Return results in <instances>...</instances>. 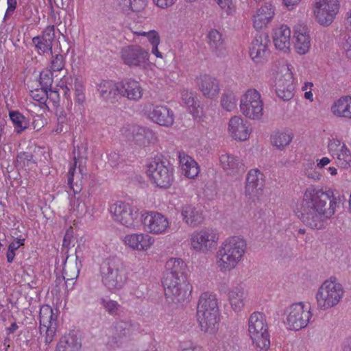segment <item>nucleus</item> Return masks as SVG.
Returning a JSON list of instances; mask_svg holds the SVG:
<instances>
[{
	"label": "nucleus",
	"instance_id": "obj_16",
	"mask_svg": "<svg viewBox=\"0 0 351 351\" xmlns=\"http://www.w3.org/2000/svg\"><path fill=\"white\" fill-rule=\"evenodd\" d=\"M270 40L267 34L258 32L254 36L250 47V56L256 63H262L267 60L269 51Z\"/></svg>",
	"mask_w": 351,
	"mask_h": 351
},
{
	"label": "nucleus",
	"instance_id": "obj_22",
	"mask_svg": "<svg viewBox=\"0 0 351 351\" xmlns=\"http://www.w3.org/2000/svg\"><path fill=\"white\" fill-rule=\"evenodd\" d=\"M99 97L105 101L114 104L120 98L119 82L112 80H102L97 84Z\"/></svg>",
	"mask_w": 351,
	"mask_h": 351
},
{
	"label": "nucleus",
	"instance_id": "obj_52",
	"mask_svg": "<svg viewBox=\"0 0 351 351\" xmlns=\"http://www.w3.org/2000/svg\"><path fill=\"white\" fill-rule=\"evenodd\" d=\"M133 33L137 36H146L152 46L160 44V36L155 30H149L148 32L142 30L134 31Z\"/></svg>",
	"mask_w": 351,
	"mask_h": 351
},
{
	"label": "nucleus",
	"instance_id": "obj_48",
	"mask_svg": "<svg viewBox=\"0 0 351 351\" xmlns=\"http://www.w3.org/2000/svg\"><path fill=\"white\" fill-rule=\"evenodd\" d=\"M53 82V71L49 69H45L40 72L39 75V84L41 88L50 90Z\"/></svg>",
	"mask_w": 351,
	"mask_h": 351
},
{
	"label": "nucleus",
	"instance_id": "obj_21",
	"mask_svg": "<svg viewBox=\"0 0 351 351\" xmlns=\"http://www.w3.org/2000/svg\"><path fill=\"white\" fill-rule=\"evenodd\" d=\"M196 82L199 90L205 97L214 99L218 96L220 91L219 82L215 77L208 74L200 75Z\"/></svg>",
	"mask_w": 351,
	"mask_h": 351
},
{
	"label": "nucleus",
	"instance_id": "obj_23",
	"mask_svg": "<svg viewBox=\"0 0 351 351\" xmlns=\"http://www.w3.org/2000/svg\"><path fill=\"white\" fill-rule=\"evenodd\" d=\"M120 97H125L130 101H139L143 94V89L139 82L130 78L119 82Z\"/></svg>",
	"mask_w": 351,
	"mask_h": 351
},
{
	"label": "nucleus",
	"instance_id": "obj_5",
	"mask_svg": "<svg viewBox=\"0 0 351 351\" xmlns=\"http://www.w3.org/2000/svg\"><path fill=\"white\" fill-rule=\"evenodd\" d=\"M248 332L257 351H267L270 346L268 326L265 315L254 312L248 319Z\"/></svg>",
	"mask_w": 351,
	"mask_h": 351
},
{
	"label": "nucleus",
	"instance_id": "obj_36",
	"mask_svg": "<svg viewBox=\"0 0 351 351\" xmlns=\"http://www.w3.org/2000/svg\"><path fill=\"white\" fill-rule=\"evenodd\" d=\"M182 99L184 104L189 108L193 117H200L202 113V108L200 106L197 97L193 93L184 90L181 93Z\"/></svg>",
	"mask_w": 351,
	"mask_h": 351
},
{
	"label": "nucleus",
	"instance_id": "obj_14",
	"mask_svg": "<svg viewBox=\"0 0 351 351\" xmlns=\"http://www.w3.org/2000/svg\"><path fill=\"white\" fill-rule=\"evenodd\" d=\"M141 219L144 230L151 234H164L169 228L168 219L158 212L150 211L142 214Z\"/></svg>",
	"mask_w": 351,
	"mask_h": 351
},
{
	"label": "nucleus",
	"instance_id": "obj_11",
	"mask_svg": "<svg viewBox=\"0 0 351 351\" xmlns=\"http://www.w3.org/2000/svg\"><path fill=\"white\" fill-rule=\"evenodd\" d=\"M339 10L338 0H315L313 13L317 22L324 27L329 26Z\"/></svg>",
	"mask_w": 351,
	"mask_h": 351
},
{
	"label": "nucleus",
	"instance_id": "obj_6",
	"mask_svg": "<svg viewBox=\"0 0 351 351\" xmlns=\"http://www.w3.org/2000/svg\"><path fill=\"white\" fill-rule=\"evenodd\" d=\"M344 293L342 285L335 277L325 280L316 294L318 306L324 310L332 308L340 302Z\"/></svg>",
	"mask_w": 351,
	"mask_h": 351
},
{
	"label": "nucleus",
	"instance_id": "obj_59",
	"mask_svg": "<svg viewBox=\"0 0 351 351\" xmlns=\"http://www.w3.org/2000/svg\"><path fill=\"white\" fill-rule=\"evenodd\" d=\"M217 4L228 15L232 14L234 12V6L232 0H220Z\"/></svg>",
	"mask_w": 351,
	"mask_h": 351
},
{
	"label": "nucleus",
	"instance_id": "obj_10",
	"mask_svg": "<svg viewBox=\"0 0 351 351\" xmlns=\"http://www.w3.org/2000/svg\"><path fill=\"white\" fill-rule=\"evenodd\" d=\"M263 106L261 95L256 89L248 90L241 99V111L251 119H259L262 117Z\"/></svg>",
	"mask_w": 351,
	"mask_h": 351
},
{
	"label": "nucleus",
	"instance_id": "obj_49",
	"mask_svg": "<svg viewBox=\"0 0 351 351\" xmlns=\"http://www.w3.org/2000/svg\"><path fill=\"white\" fill-rule=\"evenodd\" d=\"M294 85H289L285 87L280 82L278 84L276 94L277 95L284 101L290 100L294 95Z\"/></svg>",
	"mask_w": 351,
	"mask_h": 351
},
{
	"label": "nucleus",
	"instance_id": "obj_26",
	"mask_svg": "<svg viewBox=\"0 0 351 351\" xmlns=\"http://www.w3.org/2000/svg\"><path fill=\"white\" fill-rule=\"evenodd\" d=\"M275 14V6L270 3H265L253 15V25L256 29H261L269 23Z\"/></svg>",
	"mask_w": 351,
	"mask_h": 351
},
{
	"label": "nucleus",
	"instance_id": "obj_4",
	"mask_svg": "<svg viewBox=\"0 0 351 351\" xmlns=\"http://www.w3.org/2000/svg\"><path fill=\"white\" fill-rule=\"evenodd\" d=\"M218 302L215 294L203 293L197 304V319L201 330L213 333L217 328L219 321Z\"/></svg>",
	"mask_w": 351,
	"mask_h": 351
},
{
	"label": "nucleus",
	"instance_id": "obj_27",
	"mask_svg": "<svg viewBox=\"0 0 351 351\" xmlns=\"http://www.w3.org/2000/svg\"><path fill=\"white\" fill-rule=\"evenodd\" d=\"M293 38L294 47L297 53L301 55L306 53L311 47V37L307 27L302 25L296 26Z\"/></svg>",
	"mask_w": 351,
	"mask_h": 351
},
{
	"label": "nucleus",
	"instance_id": "obj_20",
	"mask_svg": "<svg viewBox=\"0 0 351 351\" xmlns=\"http://www.w3.org/2000/svg\"><path fill=\"white\" fill-rule=\"evenodd\" d=\"M148 116L153 122L162 126L169 127L174 123L173 110L165 105L153 106Z\"/></svg>",
	"mask_w": 351,
	"mask_h": 351
},
{
	"label": "nucleus",
	"instance_id": "obj_37",
	"mask_svg": "<svg viewBox=\"0 0 351 351\" xmlns=\"http://www.w3.org/2000/svg\"><path fill=\"white\" fill-rule=\"evenodd\" d=\"M331 110L336 116L351 119V97L340 98L332 105Z\"/></svg>",
	"mask_w": 351,
	"mask_h": 351
},
{
	"label": "nucleus",
	"instance_id": "obj_50",
	"mask_svg": "<svg viewBox=\"0 0 351 351\" xmlns=\"http://www.w3.org/2000/svg\"><path fill=\"white\" fill-rule=\"evenodd\" d=\"M77 160L76 157H74V163L72 167L69 169L68 172V185L71 190H72L74 194L79 193L82 190L81 184L74 183V176L76 171Z\"/></svg>",
	"mask_w": 351,
	"mask_h": 351
},
{
	"label": "nucleus",
	"instance_id": "obj_53",
	"mask_svg": "<svg viewBox=\"0 0 351 351\" xmlns=\"http://www.w3.org/2000/svg\"><path fill=\"white\" fill-rule=\"evenodd\" d=\"M339 44L346 53L347 58L351 60V36L347 34H341Z\"/></svg>",
	"mask_w": 351,
	"mask_h": 351
},
{
	"label": "nucleus",
	"instance_id": "obj_56",
	"mask_svg": "<svg viewBox=\"0 0 351 351\" xmlns=\"http://www.w3.org/2000/svg\"><path fill=\"white\" fill-rule=\"evenodd\" d=\"M57 323L43 326V330H45V343L46 345L50 344L56 332Z\"/></svg>",
	"mask_w": 351,
	"mask_h": 351
},
{
	"label": "nucleus",
	"instance_id": "obj_1",
	"mask_svg": "<svg viewBox=\"0 0 351 351\" xmlns=\"http://www.w3.org/2000/svg\"><path fill=\"white\" fill-rule=\"evenodd\" d=\"M345 201L344 195L337 191L308 189L298 216L305 226L321 230L324 228L326 220L335 214L336 207Z\"/></svg>",
	"mask_w": 351,
	"mask_h": 351
},
{
	"label": "nucleus",
	"instance_id": "obj_18",
	"mask_svg": "<svg viewBox=\"0 0 351 351\" xmlns=\"http://www.w3.org/2000/svg\"><path fill=\"white\" fill-rule=\"evenodd\" d=\"M124 134L128 141H134L139 146H145L155 139L152 130L139 125H128L124 128Z\"/></svg>",
	"mask_w": 351,
	"mask_h": 351
},
{
	"label": "nucleus",
	"instance_id": "obj_39",
	"mask_svg": "<svg viewBox=\"0 0 351 351\" xmlns=\"http://www.w3.org/2000/svg\"><path fill=\"white\" fill-rule=\"evenodd\" d=\"M219 160L223 169L229 174L234 173L243 167L238 158L228 154L220 156Z\"/></svg>",
	"mask_w": 351,
	"mask_h": 351
},
{
	"label": "nucleus",
	"instance_id": "obj_62",
	"mask_svg": "<svg viewBox=\"0 0 351 351\" xmlns=\"http://www.w3.org/2000/svg\"><path fill=\"white\" fill-rule=\"evenodd\" d=\"M177 0H154L156 5L161 8H167L173 5Z\"/></svg>",
	"mask_w": 351,
	"mask_h": 351
},
{
	"label": "nucleus",
	"instance_id": "obj_33",
	"mask_svg": "<svg viewBox=\"0 0 351 351\" xmlns=\"http://www.w3.org/2000/svg\"><path fill=\"white\" fill-rule=\"evenodd\" d=\"M81 341L73 332L64 335L58 342L56 351H79Z\"/></svg>",
	"mask_w": 351,
	"mask_h": 351
},
{
	"label": "nucleus",
	"instance_id": "obj_57",
	"mask_svg": "<svg viewBox=\"0 0 351 351\" xmlns=\"http://www.w3.org/2000/svg\"><path fill=\"white\" fill-rule=\"evenodd\" d=\"M342 144L338 139L332 138L330 140L328 147L329 153L333 158L335 157L340 150L343 149Z\"/></svg>",
	"mask_w": 351,
	"mask_h": 351
},
{
	"label": "nucleus",
	"instance_id": "obj_43",
	"mask_svg": "<svg viewBox=\"0 0 351 351\" xmlns=\"http://www.w3.org/2000/svg\"><path fill=\"white\" fill-rule=\"evenodd\" d=\"M9 115L17 133H20L28 128V120L19 112L10 111Z\"/></svg>",
	"mask_w": 351,
	"mask_h": 351
},
{
	"label": "nucleus",
	"instance_id": "obj_30",
	"mask_svg": "<svg viewBox=\"0 0 351 351\" xmlns=\"http://www.w3.org/2000/svg\"><path fill=\"white\" fill-rule=\"evenodd\" d=\"M166 271L165 282L167 284L171 283V279L174 276H186V265L181 258H172L167 261L165 265Z\"/></svg>",
	"mask_w": 351,
	"mask_h": 351
},
{
	"label": "nucleus",
	"instance_id": "obj_46",
	"mask_svg": "<svg viewBox=\"0 0 351 351\" xmlns=\"http://www.w3.org/2000/svg\"><path fill=\"white\" fill-rule=\"evenodd\" d=\"M18 166L25 167L28 170L32 169L36 167V162L34 159V156L32 153L23 152H20L16 157Z\"/></svg>",
	"mask_w": 351,
	"mask_h": 351
},
{
	"label": "nucleus",
	"instance_id": "obj_35",
	"mask_svg": "<svg viewBox=\"0 0 351 351\" xmlns=\"http://www.w3.org/2000/svg\"><path fill=\"white\" fill-rule=\"evenodd\" d=\"M228 298L234 311H241L244 306V300L245 298L243 286L242 285H239L232 288L229 291Z\"/></svg>",
	"mask_w": 351,
	"mask_h": 351
},
{
	"label": "nucleus",
	"instance_id": "obj_15",
	"mask_svg": "<svg viewBox=\"0 0 351 351\" xmlns=\"http://www.w3.org/2000/svg\"><path fill=\"white\" fill-rule=\"evenodd\" d=\"M121 59L129 66L144 67L149 60V53L139 45H129L121 51Z\"/></svg>",
	"mask_w": 351,
	"mask_h": 351
},
{
	"label": "nucleus",
	"instance_id": "obj_54",
	"mask_svg": "<svg viewBox=\"0 0 351 351\" xmlns=\"http://www.w3.org/2000/svg\"><path fill=\"white\" fill-rule=\"evenodd\" d=\"M100 304L110 315H114L116 313L120 306L117 301L107 298H101L100 300Z\"/></svg>",
	"mask_w": 351,
	"mask_h": 351
},
{
	"label": "nucleus",
	"instance_id": "obj_19",
	"mask_svg": "<svg viewBox=\"0 0 351 351\" xmlns=\"http://www.w3.org/2000/svg\"><path fill=\"white\" fill-rule=\"evenodd\" d=\"M55 38V27L53 25L47 27L41 35L32 38V43L38 53L41 54H52L53 42Z\"/></svg>",
	"mask_w": 351,
	"mask_h": 351
},
{
	"label": "nucleus",
	"instance_id": "obj_17",
	"mask_svg": "<svg viewBox=\"0 0 351 351\" xmlns=\"http://www.w3.org/2000/svg\"><path fill=\"white\" fill-rule=\"evenodd\" d=\"M218 239V235L214 230L204 228L193 233L191 244L196 251L205 252L212 247Z\"/></svg>",
	"mask_w": 351,
	"mask_h": 351
},
{
	"label": "nucleus",
	"instance_id": "obj_45",
	"mask_svg": "<svg viewBox=\"0 0 351 351\" xmlns=\"http://www.w3.org/2000/svg\"><path fill=\"white\" fill-rule=\"evenodd\" d=\"M82 252L81 247L80 245L75 249V259H76V266L75 268L73 269V273L69 274L67 270L64 268V274L66 276H64V279L65 280V284L68 287V284L69 281H73L76 279L80 274V269L82 267V261L80 259V256L79 255V252Z\"/></svg>",
	"mask_w": 351,
	"mask_h": 351
},
{
	"label": "nucleus",
	"instance_id": "obj_58",
	"mask_svg": "<svg viewBox=\"0 0 351 351\" xmlns=\"http://www.w3.org/2000/svg\"><path fill=\"white\" fill-rule=\"evenodd\" d=\"M280 82L281 84H283V86L286 87L289 85H293V80L292 77V73L287 71L285 75H281L278 77L276 80V91L277 90L278 84Z\"/></svg>",
	"mask_w": 351,
	"mask_h": 351
},
{
	"label": "nucleus",
	"instance_id": "obj_2",
	"mask_svg": "<svg viewBox=\"0 0 351 351\" xmlns=\"http://www.w3.org/2000/svg\"><path fill=\"white\" fill-rule=\"evenodd\" d=\"M245 240L239 236L226 239L217 252V265L221 271H230L241 261L246 249Z\"/></svg>",
	"mask_w": 351,
	"mask_h": 351
},
{
	"label": "nucleus",
	"instance_id": "obj_25",
	"mask_svg": "<svg viewBox=\"0 0 351 351\" xmlns=\"http://www.w3.org/2000/svg\"><path fill=\"white\" fill-rule=\"evenodd\" d=\"M263 174L257 169H251L246 177L245 193L246 196L252 198L262 191L264 186Z\"/></svg>",
	"mask_w": 351,
	"mask_h": 351
},
{
	"label": "nucleus",
	"instance_id": "obj_55",
	"mask_svg": "<svg viewBox=\"0 0 351 351\" xmlns=\"http://www.w3.org/2000/svg\"><path fill=\"white\" fill-rule=\"evenodd\" d=\"M31 97L41 104L47 106L46 101L47 100V89L36 88L31 91Z\"/></svg>",
	"mask_w": 351,
	"mask_h": 351
},
{
	"label": "nucleus",
	"instance_id": "obj_44",
	"mask_svg": "<svg viewBox=\"0 0 351 351\" xmlns=\"http://www.w3.org/2000/svg\"><path fill=\"white\" fill-rule=\"evenodd\" d=\"M57 117V127L53 130L56 134L66 132L68 131L69 119L66 112L63 108H57L56 110Z\"/></svg>",
	"mask_w": 351,
	"mask_h": 351
},
{
	"label": "nucleus",
	"instance_id": "obj_40",
	"mask_svg": "<svg viewBox=\"0 0 351 351\" xmlns=\"http://www.w3.org/2000/svg\"><path fill=\"white\" fill-rule=\"evenodd\" d=\"M293 134L289 131L274 132L271 136V144L279 149H283L285 146L289 145L292 141Z\"/></svg>",
	"mask_w": 351,
	"mask_h": 351
},
{
	"label": "nucleus",
	"instance_id": "obj_3",
	"mask_svg": "<svg viewBox=\"0 0 351 351\" xmlns=\"http://www.w3.org/2000/svg\"><path fill=\"white\" fill-rule=\"evenodd\" d=\"M100 274L102 284L111 292L123 289L128 280L123 263L117 256H110L101 263Z\"/></svg>",
	"mask_w": 351,
	"mask_h": 351
},
{
	"label": "nucleus",
	"instance_id": "obj_31",
	"mask_svg": "<svg viewBox=\"0 0 351 351\" xmlns=\"http://www.w3.org/2000/svg\"><path fill=\"white\" fill-rule=\"evenodd\" d=\"M228 130L235 140L245 141L250 136L247 123H244L240 117L234 116L230 119Z\"/></svg>",
	"mask_w": 351,
	"mask_h": 351
},
{
	"label": "nucleus",
	"instance_id": "obj_41",
	"mask_svg": "<svg viewBox=\"0 0 351 351\" xmlns=\"http://www.w3.org/2000/svg\"><path fill=\"white\" fill-rule=\"evenodd\" d=\"M57 316L53 311L51 307L49 305H43L40 308V330L42 332L43 326H46L56 323Z\"/></svg>",
	"mask_w": 351,
	"mask_h": 351
},
{
	"label": "nucleus",
	"instance_id": "obj_61",
	"mask_svg": "<svg viewBox=\"0 0 351 351\" xmlns=\"http://www.w3.org/2000/svg\"><path fill=\"white\" fill-rule=\"evenodd\" d=\"M47 99L53 102V106H56L59 102V93L56 90H53L50 88V90H47Z\"/></svg>",
	"mask_w": 351,
	"mask_h": 351
},
{
	"label": "nucleus",
	"instance_id": "obj_9",
	"mask_svg": "<svg viewBox=\"0 0 351 351\" xmlns=\"http://www.w3.org/2000/svg\"><path fill=\"white\" fill-rule=\"evenodd\" d=\"M162 282L165 295L171 298L174 302H182L191 295V286L187 281L186 276H174L169 285L166 283L164 275Z\"/></svg>",
	"mask_w": 351,
	"mask_h": 351
},
{
	"label": "nucleus",
	"instance_id": "obj_60",
	"mask_svg": "<svg viewBox=\"0 0 351 351\" xmlns=\"http://www.w3.org/2000/svg\"><path fill=\"white\" fill-rule=\"evenodd\" d=\"M8 8L5 14V18L10 17L14 13L16 8L17 1L16 0H7Z\"/></svg>",
	"mask_w": 351,
	"mask_h": 351
},
{
	"label": "nucleus",
	"instance_id": "obj_34",
	"mask_svg": "<svg viewBox=\"0 0 351 351\" xmlns=\"http://www.w3.org/2000/svg\"><path fill=\"white\" fill-rule=\"evenodd\" d=\"M291 30L287 25H281L274 30L273 39L276 47L280 50L288 49L290 45Z\"/></svg>",
	"mask_w": 351,
	"mask_h": 351
},
{
	"label": "nucleus",
	"instance_id": "obj_28",
	"mask_svg": "<svg viewBox=\"0 0 351 351\" xmlns=\"http://www.w3.org/2000/svg\"><path fill=\"white\" fill-rule=\"evenodd\" d=\"M180 213L183 221L190 227H197L204 221L202 212L194 205H183L181 207Z\"/></svg>",
	"mask_w": 351,
	"mask_h": 351
},
{
	"label": "nucleus",
	"instance_id": "obj_8",
	"mask_svg": "<svg viewBox=\"0 0 351 351\" xmlns=\"http://www.w3.org/2000/svg\"><path fill=\"white\" fill-rule=\"evenodd\" d=\"M285 324L290 330H299L307 326L312 317L311 307L303 302L294 303L285 311Z\"/></svg>",
	"mask_w": 351,
	"mask_h": 351
},
{
	"label": "nucleus",
	"instance_id": "obj_7",
	"mask_svg": "<svg viewBox=\"0 0 351 351\" xmlns=\"http://www.w3.org/2000/svg\"><path fill=\"white\" fill-rule=\"evenodd\" d=\"M147 174L152 184L160 188H169L173 181V169L167 160L156 157L148 164Z\"/></svg>",
	"mask_w": 351,
	"mask_h": 351
},
{
	"label": "nucleus",
	"instance_id": "obj_64",
	"mask_svg": "<svg viewBox=\"0 0 351 351\" xmlns=\"http://www.w3.org/2000/svg\"><path fill=\"white\" fill-rule=\"evenodd\" d=\"M284 5L288 8L289 10H291L296 5L299 4L301 0H282Z\"/></svg>",
	"mask_w": 351,
	"mask_h": 351
},
{
	"label": "nucleus",
	"instance_id": "obj_13",
	"mask_svg": "<svg viewBox=\"0 0 351 351\" xmlns=\"http://www.w3.org/2000/svg\"><path fill=\"white\" fill-rule=\"evenodd\" d=\"M109 210L115 221L127 228L134 227V221L138 217V210L122 201L112 204Z\"/></svg>",
	"mask_w": 351,
	"mask_h": 351
},
{
	"label": "nucleus",
	"instance_id": "obj_12",
	"mask_svg": "<svg viewBox=\"0 0 351 351\" xmlns=\"http://www.w3.org/2000/svg\"><path fill=\"white\" fill-rule=\"evenodd\" d=\"M137 330V326L130 320H119L112 326V335L109 337L107 345L112 348H119L128 340Z\"/></svg>",
	"mask_w": 351,
	"mask_h": 351
},
{
	"label": "nucleus",
	"instance_id": "obj_29",
	"mask_svg": "<svg viewBox=\"0 0 351 351\" xmlns=\"http://www.w3.org/2000/svg\"><path fill=\"white\" fill-rule=\"evenodd\" d=\"M207 43L210 51L218 57L227 54L225 40L222 34L215 29H211L207 35Z\"/></svg>",
	"mask_w": 351,
	"mask_h": 351
},
{
	"label": "nucleus",
	"instance_id": "obj_51",
	"mask_svg": "<svg viewBox=\"0 0 351 351\" xmlns=\"http://www.w3.org/2000/svg\"><path fill=\"white\" fill-rule=\"evenodd\" d=\"M50 61V69L51 71H60L65 66V57L61 53L53 54L52 53Z\"/></svg>",
	"mask_w": 351,
	"mask_h": 351
},
{
	"label": "nucleus",
	"instance_id": "obj_24",
	"mask_svg": "<svg viewBox=\"0 0 351 351\" xmlns=\"http://www.w3.org/2000/svg\"><path fill=\"white\" fill-rule=\"evenodd\" d=\"M125 244L134 250L147 251L153 245L154 239L147 234L133 233L124 237Z\"/></svg>",
	"mask_w": 351,
	"mask_h": 351
},
{
	"label": "nucleus",
	"instance_id": "obj_38",
	"mask_svg": "<svg viewBox=\"0 0 351 351\" xmlns=\"http://www.w3.org/2000/svg\"><path fill=\"white\" fill-rule=\"evenodd\" d=\"M117 5L122 12L129 14L130 12L143 10L147 5V0H117Z\"/></svg>",
	"mask_w": 351,
	"mask_h": 351
},
{
	"label": "nucleus",
	"instance_id": "obj_47",
	"mask_svg": "<svg viewBox=\"0 0 351 351\" xmlns=\"http://www.w3.org/2000/svg\"><path fill=\"white\" fill-rule=\"evenodd\" d=\"M236 97L232 91L226 90L222 94L221 105L227 111H232L237 106Z\"/></svg>",
	"mask_w": 351,
	"mask_h": 351
},
{
	"label": "nucleus",
	"instance_id": "obj_42",
	"mask_svg": "<svg viewBox=\"0 0 351 351\" xmlns=\"http://www.w3.org/2000/svg\"><path fill=\"white\" fill-rule=\"evenodd\" d=\"M342 148L334 158L337 167L348 169L351 167V152L344 143L342 144Z\"/></svg>",
	"mask_w": 351,
	"mask_h": 351
},
{
	"label": "nucleus",
	"instance_id": "obj_63",
	"mask_svg": "<svg viewBox=\"0 0 351 351\" xmlns=\"http://www.w3.org/2000/svg\"><path fill=\"white\" fill-rule=\"evenodd\" d=\"M24 239H14L8 246V249L15 252L21 245H24Z\"/></svg>",
	"mask_w": 351,
	"mask_h": 351
},
{
	"label": "nucleus",
	"instance_id": "obj_32",
	"mask_svg": "<svg viewBox=\"0 0 351 351\" xmlns=\"http://www.w3.org/2000/svg\"><path fill=\"white\" fill-rule=\"evenodd\" d=\"M179 160L182 173L189 178L197 176L199 169L197 162L184 153L179 154Z\"/></svg>",
	"mask_w": 351,
	"mask_h": 351
}]
</instances>
